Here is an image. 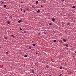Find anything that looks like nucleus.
<instances>
[{
	"label": "nucleus",
	"mask_w": 76,
	"mask_h": 76,
	"mask_svg": "<svg viewBox=\"0 0 76 76\" xmlns=\"http://www.w3.org/2000/svg\"><path fill=\"white\" fill-rule=\"evenodd\" d=\"M33 46H35V44H33Z\"/></svg>",
	"instance_id": "f3484780"
},
{
	"label": "nucleus",
	"mask_w": 76,
	"mask_h": 76,
	"mask_svg": "<svg viewBox=\"0 0 76 76\" xmlns=\"http://www.w3.org/2000/svg\"><path fill=\"white\" fill-rule=\"evenodd\" d=\"M41 7H43L42 5H41Z\"/></svg>",
	"instance_id": "b1692460"
},
{
	"label": "nucleus",
	"mask_w": 76,
	"mask_h": 76,
	"mask_svg": "<svg viewBox=\"0 0 76 76\" xmlns=\"http://www.w3.org/2000/svg\"><path fill=\"white\" fill-rule=\"evenodd\" d=\"M38 35H40V33H39V34H38Z\"/></svg>",
	"instance_id": "c756f323"
},
{
	"label": "nucleus",
	"mask_w": 76,
	"mask_h": 76,
	"mask_svg": "<svg viewBox=\"0 0 76 76\" xmlns=\"http://www.w3.org/2000/svg\"><path fill=\"white\" fill-rule=\"evenodd\" d=\"M21 3H23V2H21Z\"/></svg>",
	"instance_id": "473e14b6"
},
{
	"label": "nucleus",
	"mask_w": 76,
	"mask_h": 76,
	"mask_svg": "<svg viewBox=\"0 0 76 76\" xmlns=\"http://www.w3.org/2000/svg\"><path fill=\"white\" fill-rule=\"evenodd\" d=\"M29 49H31V46H29Z\"/></svg>",
	"instance_id": "0eeeda50"
},
{
	"label": "nucleus",
	"mask_w": 76,
	"mask_h": 76,
	"mask_svg": "<svg viewBox=\"0 0 76 76\" xmlns=\"http://www.w3.org/2000/svg\"><path fill=\"white\" fill-rule=\"evenodd\" d=\"M66 47H68V46H69L67 44H66Z\"/></svg>",
	"instance_id": "ddd939ff"
},
{
	"label": "nucleus",
	"mask_w": 76,
	"mask_h": 76,
	"mask_svg": "<svg viewBox=\"0 0 76 76\" xmlns=\"http://www.w3.org/2000/svg\"><path fill=\"white\" fill-rule=\"evenodd\" d=\"M11 35L12 37H13V38H14V36H13V35Z\"/></svg>",
	"instance_id": "20e7f679"
},
{
	"label": "nucleus",
	"mask_w": 76,
	"mask_h": 76,
	"mask_svg": "<svg viewBox=\"0 0 76 76\" xmlns=\"http://www.w3.org/2000/svg\"><path fill=\"white\" fill-rule=\"evenodd\" d=\"M36 55H37V53H36Z\"/></svg>",
	"instance_id": "2f4dec72"
},
{
	"label": "nucleus",
	"mask_w": 76,
	"mask_h": 76,
	"mask_svg": "<svg viewBox=\"0 0 76 76\" xmlns=\"http://www.w3.org/2000/svg\"><path fill=\"white\" fill-rule=\"evenodd\" d=\"M10 18H11V19H12V17L10 16Z\"/></svg>",
	"instance_id": "dca6fc26"
},
{
	"label": "nucleus",
	"mask_w": 76,
	"mask_h": 76,
	"mask_svg": "<svg viewBox=\"0 0 76 76\" xmlns=\"http://www.w3.org/2000/svg\"><path fill=\"white\" fill-rule=\"evenodd\" d=\"M5 39H7V37H6L5 38Z\"/></svg>",
	"instance_id": "412c9836"
},
{
	"label": "nucleus",
	"mask_w": 76,
	"mask_h": 76,
	"mask_svg": "<svg viewBox=\"0 0 76 76\" xmlns=\"http://www.w3.org/2000/svg\"><path fill=\"white\" fill-rule=\"evenodd\" d=\"M50 76H51V75H50Z\"/></svg>",
	"instance_id": "f704fd0d"
},
{
	"label": "nucleus",
	"mask_w": 76,
	"mask_h": 76,
	"mask_svg": "<svg viewBox=\"0 0 76 76\" xmlns=\"http://www.w3.org/2000/svg\"><path fill=\"white\" fill-rule=\"evenodd\" d=\"M75 7L74 6H73V7H72V8H75Z\"/></svg>",
	"instance_id": "9b49d317"
},
{
	"label": "nucleus",
	"mask_w": 76,
	"mask_h": 76,
	"mask_svg": "<svg viewBox=\"0 0 76 76\" xmlns=\"http://www.w3.org/2000/svg\"><path fill=\"white\" fill-rule=\"evenodd\" d=\"M21 22H22V20H19L18 21V23H20Z\"/></svg>",
	"instance_id": "f257e3e1"
},
{
	"label": "nucleus",
	"mask_w": 76,
	"mask_h": 76,
	"mask_svg": "<svg viewBox=\"0 0 76 76\" xmlns=\"http://www.w3.org/2000/svg\"><path fill=\"white\" fill-rule=\"evenodd\" d=\"M32 73H34V70H32Z\"/></svg>",
	"instance_id": "a211bd4d"
},
{
	"label": "nucleus",
	"mask_w": 76,
	"mask_h": 76,
	"mask_svg": "<svg viewBox=\"0 0 76 76\" xmlns=\"http://www.w3.org/2000/svg\"><path fill=\"white\" fill-rule=\"evenodd\" d=\"M24 13H25V11L24 10V12H23Z\"/></svg>",
	"instance_id": "393cba45"
},
{
	"label": "nucleus",
	"mask_w": 76,
	"mask_h": 76,
	"mask_svg": "<svg viewBox=\"0 0 76 76\" xmlns=\"http://www.w3.org/2000/svg\"><path fill=\"white\" fill-rule=\"evenodd\" d=\"M75 54H76V51L75 52Z\"/></svg>",
	"instance_id": "72a5a7b5"
},
{
	"label": "nucleus",
	"mask_w": 76,
	"mask_h": 76,
	"mask_svg": "<svg viewBox=\"0 0 76 76\" xmlns=\"http://www.w3.org/2000/svg\"><path fill=\"white\" fill-rule=\"evenodd\" d=\"M62 75V74H61L59 75V76H61Z\"/></svg>",
	"instance_id": "5701e85b"
},
{
	"label": "nucleus",
	"mask_w": 76,
	"mask_h": 76,
	"mask_svg": "<svg viewBox=\"0 0 76 76\" xmlns=\"http://www.w3.org/2000/svg\"><path fill=\"white\" fill-rule=\"evenodd\" d=\"M27 55H25L24 56V57L25 58H27Z\"/></svg>",
	"instance_id": "7ed1b4c3"
},
{
	"label": "nucleus",
	"mask_w": 76,
	"mask_h": 76,
	"mask_svg": "<svg viewBox=\"0 0 76 76\" xmlns=\"http://www.w3.org/2000/svg\"><path fill=\"white\" fill-rule=\"evenodd\" d=\"M64 1V0H62V1L63 2V1Z\"/></svg>",
	"instance_id": "cd10ccee"
},
{
	"label": "nucleus",
	"mask_w": 76,
	"mask_h": 76,
	"mask_svg": "<svg viewBox=\"0 0 76 76\" xmlns=\"http://www.w3.org/2000/svg\"><path fill=\"white\" fill-rule=\"evenodd\" d=\"M52 20L53 21H55V19L54 18H53L52 19Z\"/></svg>",
	"instance_id": "39448f33"
},
{
	"label": "nucleus",
	"mask_w": 76,
	"mask_h": 76,
	"mask_svg": "<svg viewBox=\"0 0 76 76\" xmlns=\"http://www.w3.org/2000/svg\"><path fill=\"white\" fill-rule=\"evenodd\" d=\"M38 3V1H37L36 2V3L37 4Z\"/></svg>",
	"instance_id": "4468645a"
},
{
	"label": "nucleus",
	"mask_w": 76,
	"mask_h": 76,
	"mask_svg": "<svg viewBox=\"0 0 76 76\" xmlns=\"http://www.w3.org/2000/svg\"><path fill=\"white\" fill-rule=\"evenodd\" d=\"M4 2L3 1V2H2V3H1V4H4Z\"/></svg>",
	"instance_id": "6ab92c4d"
},
{
	"label": "nucleus",
	"mask_w": 76,
	"mask_h": 76,
	"mask_svg": "<svg viewBox=\"0 0 76 76\" xmlns=\"http://www.w3.org/2000/svg\"><path fill=\"white\" fill-rule=\"evenodd\" d=\"M70 25V23H68V24H67V25Z\"/></svg>",
	"instance_id": "f8f14e48"
},
{
	"label": "nucleus",
	"mask_w": 76,
	"mask_h": 76,
	"mask_svg": "<svg viewBox=\"0 0 76 76\" xmlns=\"http://www.w3.org/2000/svg\"><path fill=\"white\" fill-rule=\"evenodd\" d=\"M7 54H8V53L7 52H6V55H7Z\"/></svg>",
	"instance_id": "2eb2a0df"
},
{
	"label": "nucleus",
	"mask_w": 76,
	"mask_h": 76,
	"mask_svg": "<svg viewBox=\"0 0 76 76\" xmlns=\"http://www.w3.org/2000/svg\"><path fill=\"white\" fill-rule=\"evenodd\" d=\"M37 12L38 13H39L40 12V10H38L37 11Z\"/></svg>",
	"instance_id": "423d86ee"
},
{
	"label": "nucleus",
	"mask_w": 76,
	"mask_h": 76,
	"mask_svg": "<svg viewBox=\"0 0 76 76\" xmlns=\"http://www.w3.org/2000/svg\"><path fill=\"white\" fill-rule=\"evenodd\" d=\"M20 31H22V29L21 28H20Z\"/></svg>",
	"instance_id": "aec40b11"
},
{
	"label": "nucleus",
	"mask_w": 76,
	"mask_h": 76,
	"mask_svg": "<svg viewBox=\"0 0 76 76\" xmlns=\"http://www.w3.org/2000/svg\"><path fill=\"white\" fill-rule=\"evenodd\" d=\"M56 40H53V42H56Z\"/></svg>",
	"instance_id": "6e6552de"
},
{
	"label": "nucleus",
	"mask_w": 76,
	"mask_h": 76,
	"mask_svg": "<svg viewBox=\"0 0 76 76\" xmlns=\"http://www.w3.org/2000/svg\"><path fill=\"white\" fill-rule=\"evenodd\" d=\"M6 7V5H4V7Z\"/></svg>",
	"instance_id": "4be33fe9"
},
{
	"label": "nucleus",
	"mask_w": 76,
	"mask_h": 76,
	"mask_svg": "<svg viewBox=\"0 0 76 76\" xmlns=\"http://www.w3.org/2000/svg\"><path fill=\"white\" fill-rule=\"evenodd\" d=\"M21 10V11H22V9H21V10Z\"/></svg>",
	"instance_id": "7c9ffc66"
},
{
	"label": "nucleus",
	"mask_w": 76,
	"mask_h": 76,
	"mask_svg": "<svg viewBox=\"0 0 76 76\" xmlns=\"http://www.w3.org/2000/svg\"><path fill=\"white\" fill-rule=\"evenodd\" d=\"M50 25H51V23H49Z\"/></svg>",
	"instance_id": "bb28decb"
},
{
	"label": "nucleus",
	"mask_w": 76,
	"mask_h": 76,
	"mask_svg": "<svg viewBox=\"0 0 76 76\" xmlns=\"http://www.w3.org/2000/svg\"><path fill=\"white\" fill-rule=\"evenodd\" d=\"M62 69V67L61 66H60V69Z\"/></svg>",
	"instance_id": "9d476101"
},
{
	"label": "nucleus",
	"mask_w": 76,
	"mask_h": 76,
	"mask_svg": "<svg viewBox=\"0 0 76 76\" xmlns=\"http://www.w3.org/2000/svg\"><path fill=\"white\" fill-rule=\"evenodd\" d=\"M44 34H46V33L45 32H44Z\"/></svg>",
	"instance_id": "c85d7f7f"
},
{
	"label": "nucleus",
	"mask_w": 76,
	"mask_h": 76,
	"mask_svg": "<svg viewBox=\"0 0 76 76\" xmlns=\"http://www.w3.org/2000/svg\"><path fill=\"white\" fill-rule=\"evenodd\" d=\"M63 41L64 42H66V40L65 39H63Z\"/></svg>",
	"instance_id": "f03ea898"
},
{
	"label": "nucleus",
	"mask_w": 76,
	"mask_h": 76,
	"mask_svg": "<svg viewBox=\"0 0 76 76\" xmlns=\"http://www.w3.org/2000/svg\"><path fill=\"white\" fill-rule=\"evenodd\" d=\"M7 23H8V24H10V22L9 21H7Z\"/></svg>",
	"instance_id": "1a4fd4ad"
},
{
	"label": "nucleus",
	"mask_w": 76,
	"mask_h": 76,
	"mask_svg": "<svg viewBox=\"0 0 76 76\" xmlns=\"http://www.w3.org/2000/svg\"><path fill=\"white\" fill-rule=\"evenodd\" d=\"M61 43H63V42H62V41H61Z\"/></svg>",
	"instance_id": "a878e982"
}]
</instances>
